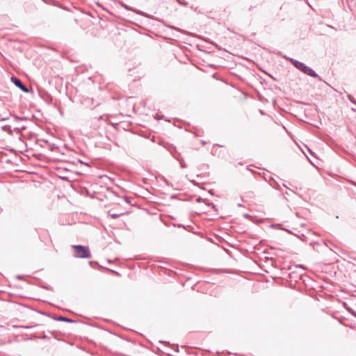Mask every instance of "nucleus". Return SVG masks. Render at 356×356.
<instances>
[{"label": "nucleus", "instance_id": "obj_1", "mask_svg": "<svg viewBox=\"0 0 356 356\" xmlns=\"http://www.w3.org/2000/svg\"><path fill=\"white\" fill-rule=\"evenodd\" d=\"M72 248L74 250V257L81 259H89L91 257L90 251L88 247L81 245H73Z\"/></svg>", "mask_w": 356, "mask_h": 356}, {"label": "nucleus", "instance_id": "obj_2", "mask_svg": "<svg viewBox=\"0 0 356 356\" xmlns=\"http://www.w3.org/2000/svg\"><path fill=\"white\" fill-rule=\"evenodd\" d=\"M11 81L17 88H20L22 91H24L25 92H29L28 88L17 77H15V76L11 77Z\"/></svg>", "mask_w": 356, "mask_h": 356}, {"label": "nucleus", "instance_id": "obj_3", "mask_svg": "<svg viewBox=\"0 0 356 356\" xmlns=\"http://www.w3.org/2000/svg\"><path fill=\"white\" fill-rule=\"evenodd\" d=\"M302 72L312 77H318V75L312 68L307 66L306 65L304 66L303 70Z\"/></svg>", "mask_w": 356, "mask_h": 356}, {"label": "nucleus", "instance_id": "obj_4", "mask_svg": "<svg viewBox=\"0 0 356 356\" xmlns=\"http://www.w3.org/2000/svg\"><path fill=\"white\" fill-rule=\"evenodd\" d=\"M289 60L298 70L301 72L303 70L304 66L305 65L303 63L293 58H289Z\"/></svg>", "mask_w": 356, "mask_h": 356}, {"label": "nucleus", "instance_id": "obj_5", "mask_svg": "<svg viewBox=\"0 0 356 356\" xmlns=\"http://www.w3.org/2000/svg\"><path fill=\"white\" fill-rule=\"evenodd\" d=\"M108 215L113 219H115L122 215V213H113L112 211H108Z\"/></svg>", "mask_w": 356, "mask_h": 356}, {"label": "nucleus", "instance_id": "obj_6", "mask_svg": "<svg viewBox=\"0 0 356 356\" xmlns=\"http://www.w3.org/2000/svg\"><path fill=\"white\" fill-rule=\"evenodd\" d=\"M37 325H13V327H22L25 329H31L33 327H36Z\"/></svg>", "mask_w": 356, "mask_h": 356}, {"label": "nucleus", "instance_id": "obj_7", "mask_svg": "<svg viewBox=\"0 0 356 356\" xmlns=\"http://www.w3.org/2000/svg\"><path fill=\"white\" fill-rule=\"evenodd\" d=\"M58 321H64V322H72V321L68 318L64 317V316H60L58 318Z\"/></svg>", "mask_w": 356, "mask_h": 356}, {"label": "nucleus", "instance_id": "obj_8", "mask_svg": "<svg viewBox=\"0 0 356 356\" xmlns=\"http://www.w3.org/2000/svg\"><path fill=\"white\" fill-rule=\"evenodd\" d=\"M348 98H349V99H350L353 103L356 104V102H355V101H354V99H351V97H350V96H348Z\"/></svg>", "mask_w": 356, "mask_h": 356}, {"label": "nucleus", "instance_id": "obj_9", "mask_svg": "<svg viewBox=\"0 0 356 356\" xmlns=\"http://www.w3.org/2000/svg\"><path fill=\"white\" fill-rule=\"evenodd\" d=\"M21 129H25V127H22L20 128Z\"/></svg>", "mask_w": 356, "mask_h": 356}]
</instances>
